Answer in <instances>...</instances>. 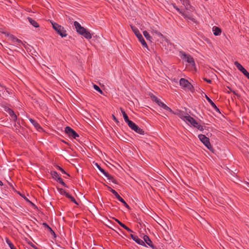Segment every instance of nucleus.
I'll return each mask as SVG.
<instances>
[{"instance_id":"obj_1","label":"nucleus","mask_w":249,"mask_h":249,"mask_svg":"<svg viewBox=\"0 0 249 249\" xmlns=\"http://www.w3.org/2000/svg\"><path fill=\"white\" fill-rule=\"evenodd\" d=\"M74 26L76 31L87 39H90L92 37L91 34L85 28L82 27L77 21L74 22Z\"/></svg>"},{"instance_id":"obj_2","label":"nucleus","mask_w":249,"mask_h":249,"mask_svg":"<svg viewBox=\"0 0 249 249\" xmlns=\"http://www.w3.org/2000/svg\"><path fill=\"white\" fill-rule=\"evenodd\" d=\"M53 28L57 32V33L62 37L67 36V34L64 28L61 26L58 25L56 23L52 22Z\"/></svg>"},{"instance_id":"obj_3","label":"nucleus","mask_w":249,"mask_h":249,"mask_svg":"<svg viewBox=\"0 0 249 249\" xmlns=\"http://www.w3.org/2000/svg\"><path fill=\"white\" fill-rule=\"evenodd\" d=\"M131 29L134 32L135 35L137 36V37L138 38L140 42L142 43L143 46L148 48L147 45L144 39H143L142 35L140 34L139 31L137 29L136 27L131 26Z\"/></svg>"},{"instance_id":"obj_4","label":"nucleus","mask_w":249,"mask_h":249,"mask_svg":"<svg viewBox=\"0 0 249 249\" xmlns=\"http://www.w3.org/2000/svg\"><path fill=\"white\" fill-rule=\"evenodd\" d=\"M198 137L200 141L206 146L208 149L211 150L212 148L209 141V139L208 137L203 134H199Z\"/></svg>"},{"instance_id":"obj_5","label":"nucleus","mask_w":249,"mask_h":249,"mask_svg":"<svg viewBox=\"0 0 249 249\" xmlns=\"http://www.w3.org/2000/svg\"><path fill=\"white\" fill-rule=\"evenodd\" d=\"M181 57L182 59L184 60L191 66L194 67L195 68V62L194 59L190 55L183 53H182Z\"/></svg>"},{"instance_id":"obj_6","label":"nucleus","mask_w":249,"mask_h":249,"mask_svg":"<svg viewBox=\"0 0 249 249\" xmlns=\"http://www.w3.org/2000/svg\"><path fill=\"white\" fill-rule=\"evenodd\" d=\"M188 121L187 122V123H189L190 124H191L192 126H193L194 127H196L197 128L198 130H200L201 131H203L204 128L203 126L199 124L192 117H189L188 118Z\"/></svg>"},{"instance_id":"obj_7","label":"nucleus","mask_w":249,"mask_h":249,"mask_svg":"<svg viewBox=\"0 0 249 249\" xmlns=\"http://www.w3.org/2000/svg\"><path fill=\"white\" fill-rule=\"evenodd\" d=\"M180 86L186 90H191L193 87L191 83L184 78H181L179 81Z\"/></svg>"},{"instance_id":"obj_8","label":"nucleus","mask_w":249,"mask_h":249,"mask_svg":"<svg viewBox=\"0 0 249 249\" xmlns=\"http://www.w3.org/2000/svg\"><path fill=\"white\" fill-rule=\"evenodd\" d=\"M128 125L130 128H131L132 130L135 131L136 132L143 135L144 134V131L140 128L138 125H137L135 123H134L132 121L129 122L128 124Z\"/></svg>"},{"instance_id":"obj_9","label":"nucleus","mask_w":249,"mask_h":249,"mask_svg":"<svg viewBox=\"0 0 249 249\" xmlns=\"http://www.w3.org/2000/svg\"><path fill=\"white\" fill-rule=\"evenodd\" d=\"M65 131L69 136L73 138L76 139L79 137L78 134L70 127L67 126L65 128Z\"/></svg>"},{"instance_id":"obj_10","label":"nucleus","mask_w":249,"mask_h":249,"mask_svg":"<svg viewBox=\"0 0 249 249\" xmlns=\"http://www.w3.org/2000/svg\"><path fill=\"white\" fill-rule=\"evenodd\" d=\"M98 169L100 171L103 175L107 178V179L112 182H115V179L112 176L109 175L108 173L106 172L103 168H102L97 163H95Z\"/></svg>"},{"instance_id":"obj_11","label":"nucleus","mask_w":249,"mask_h":249,"mask_svg":"<svg viewBox=\"0 0 249 249\" xmlns=\"http://www.w3.org/2000/svg\"><path fill=\"white\" fill-rule=\"evenodd\" d=\"M9 39L15 45L17 46H20L22 44L21 41L13 35L9 36Z\"/></svg>"},{"instance_id":"obj_12","label":"nucleus","mask_w":249,"mask_h":249,"mask_svg":"<svg viewBox=\"0 0 249 249\" xmlns=\"http://www.w3.org/2000/svg\"><path fill=\"white\" fill-rule=\"evenodd\" d=\"M234 65L245 76L249 73L247 70L237 61L234 62Z\"/></svg>"},{"instance_id":"obj_13","label":"nucleus","mask_w":249,"mask_h":249,"mask_svg":"<svg viewBox=\"0 0 249 249\" xmlns=\"http://www.w3.org/2000/svg\"><path fill=\"white\" fill-rule=\"evenodd\" d=\"M130 236L132 239L135 241L137 244L141 245H144V242L143 241L142 239H140L137 236L134 235L133 234H130Z\"/></svg>"},{"instance_id":"obj_14","label":"nucleus","mask_w":249,"mask_h":249,"mask_svg":"<svg viewBox=\"0 0 249 249\" xmlns=\"http://www.w3.org/2000/svg\"><path fill=\"white\" fill-rule=\"evenodd\" d=\"M143 240L144 242L150 247H151L152 249H154L155 246L153 244V243L151 239L149 238V236L147 235H144L143 236Z\"/></svg>"},{"instance_id":"obj_15","label":"nucleus","mask_w":249,"mask_h":249,"mask_svg":"<svg viewBox=\"0 0 249 249\" xmlns=\"http://www.w3.org/2000/svg\"><path fill=\"white\" fill-rule=\"evenodd\" d=\"M110 191L113 194L114 196L117 198L119 201H121V202H125V201L119 196V195L116 191L112 189H110Z\"/></svg>"},{"instance_id":"obj_16","label":"nucleus","mask_w":249,"mask_h":249,"mask_svg":"<svg viewBox=\"0 0 249 249\" xmlns=\"http://www.w3.org/2000/svg\"><path fill=\"white\" fill-rule=\"evenodd\" d=\"M115 221L118 222V223L123 228L125 229L126 231H127L128 232H133V231L132 230H131L130 228H129L128 227H127L126 225H125L124 224H123L122 222H121L120 221L118 220L117 219H115Z\"/></svg>"},{"instance_id":"obj_17","label":"nucleus","mask_w":249,"mask_h":249,"mask_svg":"<svg viewBox=\"0 0 249 249\" xmlns=\"http://www.w3.org/2000/svg\"><path fill=\"white\" fill-rule=\"evenodd\" d=\"M182 16L186 18L189 19L194 22H196L195 18L192 16H191V15H190L189 14H188L187 13H186V12L183 13Z\"/></svg>"},{"instance_id":"obj_18","label":"nucleus","mask_w":249,"mask_h":249,"mask_svg":"<svg viewBox=\"0 0 249 249\" xmlns=\"http://www.w3.org/2000/svg\"><path fill=\"white\" fill-rule=\"evenodd\" d=\"M182 16L186 18L189 19L194 22H196L195 18L192 16H191V15H190L189 14H188L187 13H186V12L183 13Z\"/></svg>"},{"instance_id":"obj_19","label":"nucleus","mask_w":249,"mask_h":249,"mask_svg":"<svg viewBox=\"0 0 249 249\" xmlns=\"http://www.w3.org/2000/svg\"><path fill=\"white\" fill-rule=\"evenodd\" d=\"M179 117L182 119L184 121L187 123L188 121V118L191 117L189 115H185L183 113L180 112L178 114Z\"/></svg>"},{"instance_id":"obj_20","label":"nucleus","mask_w":249,"mask_h":249,"mask_svg":"<svg viewBox=\"0 0 249 249\" xmlns=\"http://www.w3.org/2000/svg\"><path fill=\"white\" fill-rule=\"evenodd\" d=\"M121 112H122V113L123 114V117L124 118V120L125 122L128 124L129 123V122H131V121H130V120H129L128 119V117L127 114H126L125 111L122 108H121Z\"/></svg>"},{"instance_id":"obj_21","label":"nucleus","mask_w":249,"mask_h":249,"mask_svg":"<svg viewBox=\"0 0 249 249\" xmlns=\"http://www.w3.org/2000/svg\"><path fill=\"white\" fill-rule=\"evenodd\" d=\"M28 19L30 24L32 25L34 27L36 28L39 27V24L36 22V21H35L31 18H28Z\"/></svg>"},{"instance_id":"obj_22","label":"nucleus","mask_w":249,"mask_h":249,"mask_svg":"<svg viewBox=\"0 0 249 249\" xmlns=\"http://www.w3.org/2000/svg\"><path fill=\"white\" fill-rule=\"evenodd\" d=\"M206 98L207 100L209 102V103L211 104L212 107L214 108L216 110H219V109L217 107L215 104L213 102V101L209 98L206 95H205Z\"/></svg>"},{"instance_id":"obj_23","label":"nucleus","mask_w":249,"mask_h":249,"mask_svg":"<svg viewBox=\"0 0 249 249\" xmlns=\"http://www.w3.org/2000/svg\"><path fill=\"white\" fill-rule=\"evenodd\" d=\"M213 31L215 36H219L221 32L220 29L216 26L213 27Z\"/></svg>"},{"instance_id":"obj_24","label":"nucleus","mask_w":249,"mask_h":249,"mask_svg":"<svg viewBox=\"0 0 249 249\" xmlns=\"http://www.w3.org/2000/svg\"><path fill=\"white\" fill-rule=\"evenodd\" d=\"M29 120H30V122L34 125V126L37 129L41 128L40 125L36 121H35L34 120H33L32 119H30Z\"/></svg>"},{"instance_id":"obj_25","label":"nucleus","mask_w":249,"mask_h":249,"mask_svg":"<svg viewBox=\"0 0 249 249\" xmlns=\"http://www.w3.org/2000/svg\"><path fill=\"white\" fill-rule=\"evenodd\" d=\"M159 106L161 107L163 109L169 111V112H172V110L170 108H169L168 107H167L165 104H164L163 102H161L160 103V104L158 105Z\"/></svg>"},{"instance_id":"obj_26","label":"nucleus","mask_w":249,"mask_h":249,"mask_svg":"<svg viewBox=\"0 0 249 249\" xmlns=\"http://www.w3.org/2000/svg\"><path fill=\"white\" fill-rule=\"evenodd\" d=\"M8 112L11 117V119L13 121H16L17 119V115L15 114L13 110L9 109Z\"/></svg>"},{"instance_id":"obj_27","label":"nucleus","mask_w":249,"mask_h":249,"mask_svg":"<svg viewBox=\"0 0 249 249\" xmlns=\"http://www.w3.org/2000/svg\"><path fill=\"white\" fill-rule=\"evenodd\" d=\"M6 242L9 246L10 249H17L16 247L14 246L13 244L11 242V241L8 238H6Z\"/></svg>"},{"instance_id":"obj_28","label":"nucleus","mask_w":249,"mask_h":249,"mask_svg":"<svg viewBox=\"0 0 249 249\" xmlns=\"http://www.w3.org/2000/svg\"><path fill=\"white\" fill-rule=\"evenodd\" d=\"M43 225L44 227H45V228H47V229H48V230H49V231L51 232V233L52 234H53L54 235H55V233L54 232V231L52 230V229L46 223H43Z\"/></svg>"},{"instance_id":"obj_29","label":"nucleus","mask_w":249,"mask_h":249,"mask_svg":"<svg viewBox=\"0 0 249 249\" xmlns=\"http://www.w3.org/2000/svg\"><path fill=\"white\" fill-rule=\"evenodd\" d=\"M143 34L147 40L151 41L152 37L149 35V33L146 31H144L143 32Z\"/></svg>"},{"instance_id":"obj_30","label":"nucleus","mask_w":249,"mask_h":249,"mask_svg":"<svg viewBox=\"0 0 249 249\" xmlns=\"http://www.w3.org/2000/svg\"><path fill=\"white\" fill-rule=\"evenodd\" d=\"M51 175L53 177V178L56 180L58 179V178H59L60 177L59 176L58 173L55 171H52L51 172Z\"/></svg>"},{"instance_id":"obj_31","label":"nucleus","mask_w":249,"mask_h":249,"mask_svg":"<svg viewBox=\"0 0 249 249\" xmlns=\"http://www.w3.org/2000/svg\"><path fill=\"white\" fill-rule=\"evenodd\" d=\"M64 193L66 197L69 198L73 202H76V201L74 199V198L72 196H71L69 194H68V193H66L65 192H64Z\"/></svg>"},{"instance_id":"obj_32","label":"nucleus","mask_w":249,"mask_h":249,"mask_svg":"<svg viewBox=\"0 0 249 249\" xmlns=\"http://www.w3.org/2000/svg\"><path fill=\"white\" fill-rule=\"evenodd\" d=\"M93 88L99 92L100 93L103 94L102 90L100 89V88L97 85H93Z\"/></svg>"},{"instance_id":"obj_33","label":"nucleus","mask_w":249,"mask_h":249,"mask_svg":"<svg viewBox=\"0 0 249 249\" xmlns=\"http://www.w3.org/2000/svg\"><path fill=\"white\" fill-rule=\"evenodd\" d=\"M152 100L154 101H155L158 105H159L160 104V103L161 102L159 99H158L157 97H156L155 96H154L152 98Z\"/></svg>"},{"instance_id":"obj_34","label":"nucleus","mask_w":249,"mask_h":249,"mask_svg":"<svg viewBox=\"0 0 249 249\" xmlns=\"http://www.w3.org/2000/svg\"><path fill=\"white\" fill-rule=\"evenodd\" d=\"M57 181H58L60 183H61L63 186H65V184L64 182L60 177L59 178H58Z\"/></svg>"},{"instance_id":"obj_35","label":"nucleus","mask_w":249,"mask_h":249,"mask_svg":"<svg viewBox=\"0 0 249 249\" xmlns=\"http://www.w3.org/2000/svg\"><path fill=\"white\" fill-rule=\"evenodd\" d=\"M20 195L23 197L24 199L25 200H26V201H27V202H29V203H30V202H32L31 201H30L26 196H22L21 195V194H20Z\"/></svg>"},{"instance_id":"obj_36","label":"nucleus","mask_w":249,"mask_h":249,"mask_svg":"<svg viewBox=\"0 0 249 249\" xmlns=\"http://www.w3.org/2000/svg\"><path fill=\"white\" fill-rule=\"evenodd\" d=\"M124 205V206H125L127 209L130 210V208L129 206L128 205V203H123Z\"/></svg>"},{"instance_id":"obj_37","label":"nucleus","mask_w":249,"mask_h":249,"mask_svg":"<svg viewBox=\"0 0 249 249\" xmlns=\"http://www.w3.org/2000/svg\"><path fill=\"white\" fill-rule=\"evenodd\" d=\"M59 170H60V171L63 173H64V174H66V173L65 172V171H64V170L62 168H61V167H59ZM67 175L68 176H69V175L68 174H67Z\"/></svg>"},{"instance_id":"obj_38","label":"nucleus","mask_w":249,"mask_h":249,"mask_svg":"<svg viewBox=\"0 0 249 249\" xmlns=\"http://www.w3.org/2000/svg\"><path fill=\"white\" fill-rule=\"evenodd\" d=\"M32 207L35 209H37V207L35 205V203H30Z\"/></svg>"},{"instance_id":"obj_39","label":"nucleus","mask_w":249,"mask_h":249,"mask_svg":"<svg viewBox=\"0 0 249 249\" xmlns=\"http://www.w3.org/2000/svg\"><path fill=\"white\" fill-rule=\"evenodd\" d=\"M204 80L206 81L208 83H211L212 82V81L210 79H207L206 78H204Z\"/></svg>"},{"instance_id":"obj_40","label":"nucleus","mask_w":249,"mask_h":249,"mask_svg":"<svg viewBox=\"0 0 249 249\" xmlns=\"http://www.w3.org/2000/svg\"><path fill=\"white\" fill-rule=\"evenodd\" d=\"M31 246L34 249H38L35 245H34L33 243H31Z\"/></svg>"},{"instance_id":"obj_41","label":"nucleus","mask_w":249,"mask_h":249,"mask_svg":"<svg viewBox=\"0 0 249 249\" xmlns=\"http://www.w3.org/2000/svg\"><path fill=\"white\" fill-rule=\"evenodd\" d=\"M155 32V34H156V35H157L159 36H161V34L160 33H159V32H157V31H155V32Z\"/></svg>"},{"instance_id":"obj_42","label":"nucleus","mask_w":249,"mask_h":249,"mask_svg":"<svg viewBox=\"0 0 249 249\" xmlns=\"http://www.w3.org/2000/svg\"><path fill=\"white\" fill-rule=\"evenodd\" d=\"M175 7V8L176 9V10H177L178 11L180 14H181L182 15V13H183V12H181V11L180 10V9H178V8L176 7Z\"/></svg>"},{"instance_id":"obj_43","label":"nucleus","mask_w":249,"mask_h":249,"mask_svg":"<svg viewBox=\"0 0 249 249\" xmlns=\"http://www.w3.org/2000/svg\"><path fill=\"white\" fill-rule=\"evenodd\" d=\"M186 4L185 5V7H186V9H188V6H190L189 4L187 3V2H186Z\"/></svg>"},{"instance_id":"obj_44","label":"nucleus","mask_w":249,"mask_h":249,"mask_svg":"<svg viewBox=\"0 0 249 249\" xmlns=\"http://www.w3.org/2000/svg\"><path fill=\"white\" fill-rule=\"evenodd\" d=\"M113 118L114 120H115L117 122H118V121H117V119L116 118V117L114 115H113Z\"/></svg>"},{"instance_id":"obj_45","label":"nucleus","mask_w":249,"mask_h":249,"mask_svg":"<svg viewBox=\"0 0 249 249\" xmlns=\"http://www.w3.org/2000/svg\"><path fill=\"white\" fill-rule=\"evenodd\" d=\"M246 76L249 79V73H248L246 75Z\"/></svg>"},{"instance_id":"obj_46","label":"nucleus","mask_w":249,"mask_h":249,"mask_svg":"<svg viewBox=\"0 0 249 249\" xmlns=\"http://www.w3.org/2000/svg\"><path fill=\"white\" fill-rule=\"evenodd\" d=\"M246 76L249 79V73H248L246 75Z\"/></svg>"},{"instance_id":"obj_47","label":"nucleus","mask_w":249,"mask_h":249,"mask_svg":"<svg viewBox=\"0 0 249 249\" xmlns=\"http://www.w3.org/2000/svg\"><path fill=\"white\" fill-rule=\"evenodd\" d=\"M0 186H2L3 185L2 182L0 180Z\"/></svg>"},{"instance_id":"obj_48","label":"nucleus","mask_w":249,"mask_h":249,"mask_svg":"<svg viewBox=\"0 0 249 249\" xmlns=\"http://www.w3.org/2000/svg\"><path fill=\"white\" fill-rule=\"evenodd\" d=\"M75 204H76L78 206H79V205H80L79 204H80V203H75Z\"/></svg>"},{"instance_id":"obj_49","label":"nucleus","mask_w":249,"mask_h":249,"mask_svg":"<svg viewBox=\"0 0 249 249\" xmlns=\"http://www.w3.org/2000/svg\"><path fill=\"white\" fill-rule=\"evenodd\" d=\"M50 205H52L53 207H53V205H52V203H50Z\"/></svg>"},{"instance_id":"obj_50","label":"nucleus","mask_w":249,"mask_h":249,"mask_svg":"<svg viewBox=\"0 0 249 249\" xmlns=\"http://www.w3.org/2000/svg\"><path fill=\"white\" fill-rule=\"evenodd\" d=\"M100 206H101V207H102V204H101V203H100Z\"/></svg>"}]
</instances>
